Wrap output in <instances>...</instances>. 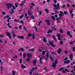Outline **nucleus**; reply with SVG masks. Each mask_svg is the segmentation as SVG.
I'll list each match as a JSON object with an SVG mask.
<instances>
[{
  "mask_svg": "<svg viewBox=\"0 0 75 75\" xmlns=\"http://www.w3.org/2000/svg\"><path fill=\"white\" fill-rule=\"evenodd\" d=\"M6 6L8 9H10L12 7V6H13V4L11 3H8L6 4Z\"/></svg>",
  "mask_w": 75,
  "mask_h": 75,
  "instance_id": "nucleus-1",
  "label": "nucleus"
},
{
  "mask_svg": "<svg viewBox=\"0 0 75 75\" xmlns=\"http://www.w3.org/2000/svg\"><path fill=\"white\" fill-rule=\"evenodd\" d=\"M49 42L50 45L53 48H55V47H56V45L54 44V42L53 41L51 42L50 41H49Z\"/></svg>",
  "mask_w": 75,
  "mask_h": 75,
  "instance_id": "nucleus-2",
  "label": "nucleus"
},
{
  "mask_svg": "<svg viewBox=\"0 0 75 75\" xmlns=\"http://www.w3.org/2000/svg\"><path fill=\"white\" fill-rule=\"evenodd\" d=\"M58 64V60L56 59L54 63H53L52 66H56L57 64Z\"/></svg>",
  "mask_w": 75,
  "mask_h": 75,
  "instance_id": "nucleus-3",
  "label": "nucleus"
},
{
  "mask_svg": "<svg viewBox=\"0 0 75 75\" xmlns=\"http://www.w3.org/2000/svg\"><path fill=\"white\" fill-rule=\"evenodd\" d=\"M6 34L7 36L9 37V39H11V34H10V33L8 32H7L6 33Z\"/></svg>",
  "mask_w": 75,
  "mask_h": 75,
  "instance_id": "nucleus-4",
  "label": "nucleus"
},
{
  "mask_svg": "<svg viewBox=\"0 0 75 75\" xmlns=\"http://www.w3.org/2000/svg\"><path fill=\"white\" fill-rule=\"evenodd\" d=\"M51 33H52V30H51V29H49L47 31V33L48 34H50Z\"/></svg>",
  "mask_w": 75,
  "mask_h": 75,
  "instance_id": "nucleus-5",
  "label": "nucleus"
},
{
  "mask_svg": "<svg viewBox=\"0 0 75 75\" xmlns=\"http://www.w3.org/2000/svg\"><path fill=\"white\" fill-rule=\"evenodd\" d=\"M45 21L47 23V25H50V21L49 20L47 19H45Z\"/></svg>",
  "mask_w": 75,
  "mask_h": 75,
  "instance_id": "nucleus-6",
  "label": "nucleus"
},
{
  "mask_svg": "<svg viewBox=\"0 0 75 75\" xmlns=\"http://www.w3.org/2000/svg\"><path fill=\"white\" fill-rule=\"evenodd\" d=\"M69 60H68L67 61H65L64 62V64H69Z\"/></svg>",
  "mask_w": 75,
  "mask_h": 75,
  "instance_id": "nucleus-7",
  "label": "nucleus"
},
{
  "mask_svg": "<svg viewBox=\"0 0 75 75\" xmlns=\"http://www.w3.org/2000/svg\"><path fill=\"white\" fill-rule=\"evenodd\" d=\"M62 14L63 16H64V13H60L59 14V17L60 18H61L62 17Z\"/></svg>",
  "mask_w": 75,
  "mask_h": 75,
  "instance_id": "nucleus-8",
  "label": "nucleus"
},
{
  "mask_svg": "<svg viewBox=\"0 0 75 75\" xmlns=\"http://www.w3.org/2000/svg\"><path fill=\"white\" fill-rule=\"evenodd\" d=\"M69 57L71 60L72 61V58H73V55H72V54H70L69 55Z\"/></svg>",
  "mask_w": 75,
  "mask_h": 75,
  "instance_id": "nucleus-9",
  "label": "nucleus"
},
{
  "mask_svg": "<svg viewBox=\"0 0 75 75\" xmlns=\"http://www.w3.org/2000/svg\"><path fill=\"white\" fill-rule=\"evenodd\" d=\"M61 52V49H59L57 51V53L58 54H60Z\"/></svg>",
  "mask_w": 75,
  "mask_h": 75,
  "instance_id": "nucleus-10",
  "label": "nucleus"
},
{
  "mask_svg": "<svg viewBox=\"0 0 75 75\" xmlns=\"http://www.w3.org/2000/svg\"><path fill=\"white\" fill-rule=\"evenodd\" d=\"M33 63L34 65H35V64H36V63H37V61H36V59H35L33 61Z\"/></svg>",
  "mask_w": 75,
  "mask_h": 75,
  "instance_id": "nucleus-11",
  "label": "nucleus"
},
{
  "mask_svg": "<svg viewBox=\"0 0 75 75\" xmlns=\"http://www.w3.org/2000/svg\"><path fill=\"white\" fill-rule=\"evenodd\" d=\"M17 37H18V38H21V39H24V36H20L16 35Z\"/></svg>",
  "mask_w": 75,
  "mask_h": 75,
  "instance_id": "nucleus-12",
  "label": "nucleus"
},
{
  "mask_svg": "<svg viewBox=\"0 0 75 75\" xmlns=\"http://www.w3.org/2000/svg\"><path fill=\"white\" fill-rule=\"evenodd\" d=\"M49 58L51 61H54V59L52 58V56H51V55H50Z\"/></svg>",
  "mask_w": 75,
  "mask_h": 75,
  "instance_id": "nucleus-13",
  "label": "nucleus"
},
{
  "mask_svg": "<svg viewBox=\"0 0 75 75\" xmlns=\"http://www.w3.org/2000/svg\"><path fill=\"white\" fill-rule=\"evenodd\" d=\"M28 51H32V52H34L35 51V50L33 48H31L30 49L28 50Z\"/></svg>",
  "mask_w": 75,
  "mask_h": 75,
  "instance_id": "nucleus-14",
  "label": "nucleus"
},
{
  "mask_svg": "<svg viewBox=\"0 0 75 75\" xmlns=\"http://www.w3.org/2000/svg\"><path fill=\"white\" fill-rule=\"evenodd\" d=\"M53 6H54V7H55V9L54 10H58V8H57V5H56V4H53Z\"/></svg>",
  "mask_w": 75,
  "mask_h": 75,
  "instance_id": "nucleus-15",
  "label": "nucleus"
},
{
  "mask_svg": "<svg viewBox=\"0 0 75 75\" xmlns=\"http://www.w3.org/2000/svg\"><path fill=\"white\" fill-rule=\"evenodd\" d=\"M43 42H47V40H46V38H45V37H44L43 38Z\"/></svg>",
  "mask_w": 75,
  "mask_h": 75,
  "instance_id": "nucleus-16",
  "label": "nucleus"
},
{
  "mask_svg": "<svg viewBox=\"0 0 75 75\" xmlns=\"http://www.w3.org/2000/svg\"><path fill=\"white\" fill-rule=\"evenodd\" d=\"M10 23H8L7 24V25L8 28H10V29H11V28H12V26H10Z\"/></svg>",
  "mask_w": 75,
  "mask_h": 75,
  "instance_id": "nucleus-17",
  "label": "nucleus"
},
{
  "mask_svg": "<svg viewBox=\"0 0 75 75\" xmlns=\"http://www.w3.org/2000/svg\"><path fill=\"white\" fill-rule=\"evenodd\" d=\"M27 55L28 57H32V54L31 53L27 54Z\"/></svg>",
  "mask_w": 75,
  "mask_h": 75,
  "instance_id": "nucleus-18",
  "label": "nucleus"
},
{
  "mask_svg": "<svg viewBox=\"0 0 75 75\" xmlns=\"http://www.w3.org/2000/svg\"><path fill=\"white\" fill-rule=\"evenodd\" d=\"M33 35L32 38L34 40L35 39V33L34 32L33 33Z\"/></svg>",
  "mask_w": 75,
  "mask_h": 75,
  "instance_id": "nucleus-19",
  "label": "nucleus"
},
{
  "mask_svg": "<svg viewBox=\"0 0 75 75\" xmlns=\"http://www.w3.org/2000/svg\"><path fill=\"white\" fill-rule=\"evenodd\" d=\"M64 15H66V14H68V12L67 11H64Z\"/></svg>",
  "mask_w": 75,
  "mask_h": 75,
  "instance_id": "nucleus-20",
  "label": "nucleus"
},
{
  "mask_svg": "<svg viewBox=\"0 0 75 75\" xmlns=\"http://www.w3.org/2000/svg\"><path fill=\"white\" fill-rule=\"evenodd\" d=\"M12 73L13 75H16V71H14V70L12 71Z\"/></svg>",
  "mask_w": 75,
  "mask_h": 75,
  "instance_id": "nucleus-21",
  "label": "nucleus"
},
{
  "mask_svg": "<svg viewBox=\"0 0 75 75\" xmlns=\"http://www.w3.org/2000/svg\"><path fill=\"white\" fill-rule=\"evenodd\" d=\"M32 69L33 71H34V70H35L36 69H38V68L37 67H33V68H32Z\"/></svg>",
  "mask_w": 75,
  "mask_h": 75,
  "instance_id": "nucleus-22",
  "label": "nucleus"
},
{
  "mask_svg": "<svg viewBox=\"0 0 75 75\" xmlns=\"http://www.w3.org/2000/svg\"><path fill=\"white\" fill-rule=\"evenodd\" d=\"M52 37L53 39H54L55 41V42H57V40H56V38H55V36L54 35L52 36Z\"/></svg>",
  "mask_w": 75,
  "mask_h": 75,
  "instance_id": "nucleus-23",
  "label": "nucleus"
},
{
  "mask_svg": "<svg viewBox=\"0 0 75 75\" xmlns=\"http://www.w3.org/2000/svg\"><path fill=\"white\" fill-rule=\"evenodd\" d=\"M46 57L47 58H48V57H49V53H48V52H47L46 53Z\"/></svg>",
  "mask_w": 75,
  "mask_h": 75,
  "instance_id": "nucleus-24",
  "label": "nucleus"
},
{
  "mask_svg": "<svg viewBox=\"0 0 75 75\" xmlns=\"http://www.w3.org/2000/svg\"><path fill=\"white\" fill-rule=\"evenodd\" d=\"M57 36L58 38H61V34L58 33Z\"/></svg>",
  "mask_w": 75,
  "mask_h": 75,
  "instance_id": "nucleus-25",
  "label": "nucleus"
},
{
  "mask_svg": "<svg viewBox=\"0 0 75 75\" xmlns=\"http://www.w3.org/2000/svg\"><path fill=\"white\" fill-rule=\"evenodd\" d=\"M46 12H47V14H48L50 12H49V11H48V9H45V10Z\"/></svg>",
  "mask_w": 75,
  "mask_h": 75,
  "instance_id": "nucleus-26",
  "label": "nucleus"
},
{
  "mask_svg": "<svg viewBox=\"0 0 75 75\" xmlns=\"http://www.w3.org/2000/svg\"><path fill=\"white\" fill-rule=\"evenodd\" d=\"M59 32L61 33H64V31H63V30L61 28L60 29Z\"/></svg>",
  "mask_w": 75,
  "mask_h": 75,
  "instance_id": "nucleus-27",
  "label": "nucleus"
},
{
  "mask_svg": "<svg viewBox=\"0 0 75 75\" xmlns=\"http://www.w3.org/2000/svg\"><path fill=\"white\" fill-rule=\"evenodd\" d=\"M52 29L53 31H54V30H57L56 28H54V26L52 27Z\"/></svg>",
  "mask_w": 75,
  "mask_h": 75,
  "instance_id": "nucleus-28",
  "label": "nucleus"
},
{
  "mask_svg": "<svg viewBox=\"0 0 75 75\" xmlns=\"http://www.w3.org/2000/svg\"><path fill=\"white\" fill-rule=\"evenodd\" d=\"M14 21H16V22H18L20 20L19 19L17 20L16 19H15L14 20Z\"/></svg>",
  "mask_w": 75,
  "mask_h": 75,
  "instance_id": "nucleus-29",
  "label": "nucleus"
},
{
  "mask_svg": "<svg viewBox=\"0 0 75 75\" xmlns=\"http://www.w3.org/2000/svg\"><path fill=\"white\" fill-rule=\"evenodd\" d=\"M59 42L61 45H63V41H62L60 40Z\"/></svg>",
  "mask_w": 75,
  "mask_h": 75,
  "instance_id": "nucleus-30",
  "label": "nucleus"
},
{
  "mask_svg": "<svg viewBox=\"0 0 75 75\" xmlns=\"http://www.w3.org/2000/svg\"><path fill=\"white\" fill-rule=\"evenodd\" d=\"M45 52H45V51H43V52H42V55H44L45 54Z\"/></svg>",
  "mask_w": 75,
  "mask_h": 75,
  "instance_id": "nucleus-31",
  "label": "nucleus"
},
{
  "mask_svg": "<svg viewBox=\"0 0 75 75\" xmlns=\"http://www.w3.org/2000/svg\"><path fill=\"white\" fill-rule=\"evenodd\" d=\"M28 36L29 37H31V36H32V35L31 34V33H29V34H28Z\"/></svg>",
  "mask_w": 75,
  "mask_h": 75,
  "instance_id": "nucleus-32",
  "label": "nucleus"
},
{
  "mask_svg": "<svg viewBox=\"0 0 75 75\" xmlns=\"http://www.w3.org/2000/svg\"><path fill=\"white\" fill-rule=\"evenodd\" d=\"M74 43V42L73 41H71L69 43L70 45H72V44Z\"/></svg>",
  "mask_w": 75,
  "mask_h": 75,
  "instance_id": "nucleus-33",
  "label": "nucleus"
},
{
  "mask_svg": "<svg viewBox=\"0 0 75 75\" xmlns=\"http://www.w3.org/2000/svg\"><path fill=\"white\" fill-rule=\"evenodd\" d=\"M3 67L2 66L1 67V74H2V73H3V71H2V69H3Z\"/></svg>",
  "mask_w": 75,
  "mask_h": 75,
  "instance_id": "nucleus-34",
  "label": "nucleus"
},
{
  "mask_svg": "<svg viewBox=\"0 0 75 75\" xmlns=\"http://www.w3.org/2000/svg\"><path fill=\"white\" fill-rule=\"evenodd\" d=\"M23 57L24 58H25V57H26V54L24 53L23 55Z\"/></svg>",
  "mask_w": 75,
  "mask_h": 75,
  "instance_id": "nucleus-35",
  "label": "nucleus"
},
{
  "mask_svg": "<svg viewBox=\"0 0 75 75\" xmlns=\"http://www.w3.org/2000/svg\"><path fill=\"white\" fill-rule=\"evenodd\" d=\"M23 30H25V31H27V28L25 27H23Z\"/></svg>",
  "mask_w": 75,
  "mask_h": 75,
  "instance_id": "nucleus-36",
  "label": "nucleus"
},
{
  "mask_svg": "<svg viewBox=\"0 0 75 75\" xmlns=\"http://www.w3.org/2000/svg\"><path fill=\"white\" fill-rule=\"evenodd\" d=\"M52 19H53L54 20H55V17L54 16H52Z\"/></svg>",
  "mask_w": 75,
  "mask_h": 75,
  "instance_id": "nucleus-37",
  "label": "nucleus"
},
{
  "mask_svg": "<svg viewBox=\"0 0 75 75\" xmlns=\"http://www.w3.org/2000/svg\"><path fill=\"white\" fill-rule=\"evenodd\" d=\"M18 27L20 30H21V29L22 28V26H21V25H20Z\"/></svg>",
  "mask_w": 75,
  "mask_h": 75,
  "instance_id": "nucleus-38",
  "label": "nucleus"
},
{
  "mask_svg": "<svg viewBox=\"0 0 75 75\" xmlns=\"http://www.w3.org/2000/svg\"><path fill=\"white\" fill-rule=\"evenodd\" d=\"M45 36L46 37H50L51 36V35H50V34L46 35Z\"/></svg>",
  "mask_w": 75,
  "mask_h": 75,
  "instance_id": "nucleus-39",
  "label": "nucleus"
},
{
  "mask_svg": "<svg viewBox=\"0 0 75 75\" xmlns=\"http://www.w3.org/2000/svg\"><path fill=\"white\" fill-rule=\"evenodd\" d=\"M72 50H73V52H75V47H73L72 48Z\"/></svg>",
  "mask_w": 75,
  "mask_h": 75,
  "instance_id": "nucleus-40",
  "label": "nucleus"
},
{
  "mask_svg": "<svg viewBox=\"0 0 75 75\" xmlns=\"http://www.w3.org/2000/svg\"><path fill=\"white\" fill-rule=\"evenodd\" d=\"M74 64H75V61L71 64V65H74Z\"/></svg>",
  "mask_w": 75,
  "mask_h": 75,
  "instance_id": "nucleus-41",
  "label": "nucleus"
},
{
  "mask_svg": "<svg viewBox=\"0 0 75 75\" xmlns=\"http://www.w3.org/2000/svg\"><path fill=\"white\" fill-rule=\"evenodd\" d=\"M44 70H45V71H48V69H47V68L46 67H45Z\"/></svg>",
  "mask_w": 75,
  "mask_h": 75,
  "instance_id": "nucleus-42",
  "label": "nucleus"
},
{
  "mask_svg": "<svg viewBox=\"0 0 75 75\" xmlns=\"http://www.w3.org/2000/svg\"><path fill=\"white\" fill-rule=\"evenodd\" d=\"M65 70L66 71V72H69V70H68V69L66 68L65 69Z\"/></svg>",
  "mask_w": 75,
  "mask_h": 75,
  "instance_id": "nucleus-43",
  "label": "nucleus"
},
{
  "mask_svg": "<svg viewBox=\"0 0 75 75\" xmlns=\"http://www.w3.org/2000/svg\"><path fill=\"white\" fill-rule=\"evenodd\" d=\"M67 35H70V34H71V33H70V31H67Z\"/></svg>",
  "mask_w": 75,
  "mask_h": 75,
  "instance_id": "nucleus-44",
  "label": "nucleus"
},
{
  "mask_svg": "<svg viewBox=\"0 0 75 75\" xmlns=\"http://www.w3.org/2000/svg\"><path fill=\"white\" fill-rule=\"evenodd\" d=\"M57 7L59 8V9H60V8L59 7V3H58L57 4Z\"/></svg>",
  "mask_w": 75,
  "mask_h": 75,
  "instance_id": "nucleus-45",
  "label": "nucleus"
},
{
  "mask_svg": "<svg viewBox=\"0 0 75 75\" xmlns=\"http://www.w3.org/2000/svg\"><path fill=\"white\" fill-rule=\"evenodd\" d=\"M0 37H1V38H4V36L3 35H0Z\"/></svg>",
  "mask_w": 75,
  "mask_h": 75,
  "instance_id": "nucleus-46",
  "label": "nucleus"
},
{
  "mask_svg": "<svg viewBox=\"0 0 75 75\" xmlns=\"http://www.w3.org/2000/svg\"><path fill=\"white\" fill-rule=\"evenodd\" d=\"M13 35V38H15V37H16V36H17V35H16L13 34H12Z\"/></svg>",
  "mask_w": 75,
  "mask_h": 75,
  "instance_id": "nucleus-47",
  "label": "nucleus"
},
{
  "mask_svg": "<svg viewBox=\"0 0 75 75\" xmlns=\"http://www.w3.org/2000/svg\"><path fill=\"white\" fill-rule=\"evenodd\" d=\"M27 61L28 62H29L30 61V59H29V58H27Z\"/></svg>",
  "mask_w": 75,
  "mask_h": 75,
  "instance_id": "nucleus-48",
  "label": "nucleus"
},
{
  "mask_svg": "<svg viewBox=\"0 0 75 75\" xmlns=\"http://www.w3.org/2000/svg\"><path fill=\"white\" fill-rule=\"evenodd\" d=\"M23 17H24V15H22V16H20V19H21V18H23Z\"/></svg>",
  "mask_w": 75,
  "mask_h": 75,
  "instance_id": "nucleus-49",
  "label": "nucleus"
},
{
  "mask_svg": "<svg viewBox=\"0 0 75 75\" xmlns=\"http://www.w3.org/2000/svg\"><path fill=\"white\" fill-rule=\"evenodd\" d=\"M64 52L66 54H68V52L67 50H66L64 51Z\"/></svg>",
  "mask_w": 75,
  "mask_h": 75,
  "instance_id": "nucleus-50",
  "label": "nucleus"
},
{
  "mask_svg": "<svg viewBox=\"0 0 75 75\" xmlns=\"http://www.w3.org/2000/svg\"><path fill=\"white\" fill-rule=\"evenodd\" d=\"M2 14L3 15H5L6 14V12H3L2 13Z\"/></svg>",
  "mask_w": 75,
  "mask_h": 75,
  "instance_id": "nucleus-51",
  "label": "nucleus"
},
{
  "mask_svg": "<svg viewBox=\"0 0 75 75\" xmlns=\"http://www.w3.org/2000/svg\"><path fill=\"white\" fill-rule=\"evenodd\" d=\"M12 7H13V10H15V9H16V7L14 5H13V4H12Z\"/></svg>",
  "mask_w": 75,
  "mask_h": 75,
  "instance_id": "nucleus-52",
  "label": "nucleus"
},
{
  "mask_svg": "<svg viewBox=\"0 0 75 75\" xmlns=\"http://www.w3.org/2000/svg\"><path fill=\"white\" fill-rule=\"evenodd\" d=\"M34 28L35 29V30L36 31V32H38V29H37V27H36V26H35V27Z\"/></svg>",
  "mask_w": 75,
  "mask_h": 75,
  "instance_id": "nucleus-53",
  "label": "nucleus"
},
{
  "mask_svg": "<svg viewBox=\"0 0 75 75\" xmlns=\"http://www.w3.org/2000/svg\"><path fill=\"white\" fill-rule=\"evenodd\" d=\"M42 23V21H40L38 23V25H40V24Z\"/></svg>",
  "mask_w": 75,
  "mask_h": 75,
  "instance_id": "nucleus-54",
  "label": "nucleus"
},
{
  "mask_svg": "<svg viewBox=\"0 0 75 75\" xmlns=\"http://www.w3.org/2000/svg\"><path fill=\"white\" fill-rule=\"evenodd\" d=\"M0 63L1 64H3V61H2V60H1L0 59Z\"/></svg>",
  "mask_w": 75,
  "mask_h": 75,
  "instance_id": "nucleus-55",
  "label": "nucleus"
},
{
  "mask_svg": "<svg viewBox=\"0 0 75 75\" xmlns=\"http://www.w3.org/2000/svg\"><path fill=\"white\" fill-rule=\"evenodd\" d=\"M21 67L22 68H26V67L25 66H21Z\"/></svg>",
  "mask_w": 75,
  "mask_h": 75,
  "instance_id": "nucleus-56",
  "label": "nucleus"
},
{
  "mask_svg": "<svg viewBox=\"0 0 75 75\" xmlns=\"http://www.w3.org/2000/svg\"><path fill=\"white\" fill-rule=\"evenodd\" d=\"M39 15L41 16V15L42 14V12H41V11H40L39 12Z\"/></svg>",
  "mask_w": 75,
  "mask_h": 75,
  "instance_id": "nucleus-57",
  "label": "nucleus"
},
{
  "mask_svg": "<svg viewBox=\"0 0 75 75\" xmlns=\"http://www.w3.org/2000/svg\"><path fill=\"white\" fill-rule=\"evenodd\" d=\"M21 51H24V49L23 48H21Z\"/></svg>",
  "mask_w": 75,
  "mask_h": 75,
  "instance_id": "nucleus-58",
  "label": "nucleus"
},
{
  "mask_svg": "<svg viewBox=\"0 0 75 75\" xmlns=\"http://www.w3.org/2000/svg\"><path fill=\"white\" fill-rule=\"evenodd\" d=\"M15 7H16V8H17V7H18V5L16 4H15Z\"/></svg>",
  "mask_w": 75,
  "mask_h": 75,
  "instance_id": "nucleus-59",
  "label": "nucleus"
},
{
  "mask_svg": "<svg viewBox=\"0 0 75 75\" xmlns=\"http://www.w3.org/2000/svg\"><path fill=\"white\" fill-rule=\"evenodd\" d=\"M73 11V10H71V11H70V14H71L72 13Z\"/></svg>",
  "mask_w": 75,
  "mask_h": 75,
  "instance_id": "nucleus-60",
  "label": "nucleus"
},
{
  "mask_svg": "<svg viewBox=\"0 0 75 75\" xmlns=\"http://www.w3.org/2000/svg\"><path fill=\"white\" fill-rule=\"evenodd\" d=\"M68 59V57H66L64 59V60H65V61H67Z\"/></svg>",
  "mask_w": 75,
  "mask_h": 75,
  "instance_id": "nucleus-61",
  "label": "nucleus"
},
{
  "mask_svg": "<svg viewBox=\"0 0 75 75\" xmlns=\"http://www.w3.org/2000/svg\"><path fill=\"white\" fill-rule=\"evenodd\" d=\"M31 18H32L33 19H34V16H33V15H32L31 16Z\"/></svg>",
  "mask_w": 75,
  "mask_h": 75,
  "instance_id": "nucleus-62",
  "label": "nucleus"
},
{
  "mask_svg": "<svg viewBox=\"0 0 75 75\" xmlns=\"http://www.w3.org/2000/svg\"><path fill=\"white\" fill-rule=\"evenodd\" d=\"M28 15L29 16H30V15H31L32 14V13H28Z\"/></svg>",
  "mask_w": 75,
  "mask_h": 75,
  "instance_id": "nucleus-63",
  "label": "nucleus"
},
{
  "mask_svg": "<svg viewBox=\"0 0 75 75\" xmlns=\"http://www.w3.org/2000/svg\"><path fill=\"white\" fill-rule=\"evenodd\" d=\"M59 71H62V70H63V68H61L59 69Z\"/></svg>",
  "mask_w": 75,
  "mask_h": 75,
  "instance_id": "nucleus-64",
  "label": "nucleus"
}]
</instances>
